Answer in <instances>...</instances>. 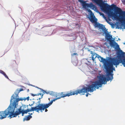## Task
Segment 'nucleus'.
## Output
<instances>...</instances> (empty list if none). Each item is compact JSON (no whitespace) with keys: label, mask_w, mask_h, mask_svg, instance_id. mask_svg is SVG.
<instances>
[{"label":"nucleus","mask_w":125,"mask_h":125,"mask_svg":"<svg viewBox=\"0 0 125 125\" xmlns=\"http://www.w3.org/2000/svg\"><path fill=\"white\" fill-rule=\"evenodd\" d=\"M97 81L93 82L90 85L88 86L87 87H84L81 89H78L75 91L72 90L67 92H63L57 94L56 95V98L51 100L52 103L53 101L57 99L63 98L66 96L77 95L78 94H81L83 95L87 92H93L96 89H98L100 87H102L103 84H105L107 82V79H98Z\"/></svg>","instance_id":"obj_1"},{"label":"nucleus","mask_w":125,"mask_h":125,"mask_svg":"<svg viewBox=\"0 0 125 125\" xmlns=\"http://www.w3.org/2000/svg\"><path fill=\"white\" fill-rule=\"evenodd\" d=\"M22 100L21 99H17V102L10 103L8 108L4 111H0V116H1L0 118L1 119L4 118L8 115H9L8 117L10 118L16 117L21 113L22 114V116H23L24 114L21 111V106L18 109V111H16L14 113L15 109L17 106L18 102Z\"/></svg>","instance_id":"obj_2"},{"label":"nucleus","mask_w":125,"mask_h":125,"mask_svg":"<svg viewBox=\"0 0 125 125\" xmlns=\"http://www.w3.org/2000/svg\"><path fill=\"white\" fill-rule=\"evenodd\" d=\"M110 9L114 10L115 13L113 11H110L108 13L109 16L118 20L122 23V25L124 26V29H125V11H123L114 4L112 5Z\"/></svg>","instance_id":"obj_3"},{"label":"nucleus","mask_w":125,"mask_h":125,"mask_svg":"<svg viewBox=\"0 0 125 125\" xmlns=\"http://www.w3.org/2000/svg\"><path fill=\"white\" fill-rule=\"evenodd\" d=\"M101 62L104 63V68L107 72L108 77L98 76L97 78H113V74L112 73L113 72V70L115 71V68L113 66V63L103 57L101 58Z\"/></svg>","instance_id":"obj_4"},{"label":"nucleus","mask_w":125,"mask_h":125,"mask_svg":"<svg viewBox=\"0 0 125 125\" xmlns=\"http://www.w3.org/2000/svg\"><path fill=\"white\" fill-rule=\"evenodd\" d=\"M117 55V57L118 59L114 58L110 59L111 61L113 63L114 65L116 66V67H117V65L120 63H122L123 64L124 60L125 59V52L122 50H120L118 51Z\"/></svg>","instance_id":"obj_5"},{"label":"nucleus","mask_w":125,"mask_h":125,"mask_svg":"<svg viewBox=\"0 0 125 125\" xmlns=\"http://www.w3.org/2000/svg\"><path fill=\"white\" fill-rule=\"evenodd\" d=\"M93 2L98 5L103 11H107L109 9H111V6L106 3H104L103 0H92Z\"/></svg>","instance_id":"obj_6"},{"label":"nucleus","mask_w":125,"mask_h":125,"mask_svg":"<svg viewBox=\"0 0 125 125\" xmlns=\"http://www.w3.org/2000/svg\"><path fill=\"white\" fill-rule=\"evenodd\" d=\"M79 1L82 4L83 7L85 9H86V7L90 8L91 9L94 10H97V8L96 6L94 5L92 2H90L88 4L86 3V1L83 0H79Z\"/></svg>","instance_id":"obj_7"},{"label":"nucleus","mask_w":125,"mask_h":125,"mask_svg":"<svg viewBox=\"0 0 125 125\" xmlns=\"http://www.w3.org/2000/svg\"><path fill=\"white\" fill-rule=\"evenodd\" d=\"M52 104V102L47 104H41L38 105V112H39V111H44L45 109V111L47 112L48 110L47 109Z\"/></svg>","instance_id":"obj_8"},{"label":"nucleus","mask_w":125,"mask_h":125,"mask_svg":"<svg viewBox=\"0 0 125 125\" xmlns=\"http://www.w3.org/2000/svg\"><path fill=\"white\" fill-rule=\"evenodd\" d=\"M23 91V89L22 88L20 89L19 91L18 92L16 93H15L14 94H13L11 97V99L10 100V103H14L17 102V99H21L23 100L21 101L24 100L23 98H19L18 94L21 91Z\"/></svg>","instance_id":"obj_9"},{"label":"nucleus","mask_w":125,"mask_h":125,"mask_svg":"<svg viewBox=\"0 0 125 125\" xmlns=\"http://www.w3.org/2000/svg\"><path fill=\"white\" fill-rule=\"evenodd\" d=\"M40 89L41 90V91H42L43 93V94H42V96H41V97L39 98L38 99H37V100H38V101L36 103V104H38V105H39L40 104H40L41 103V99L42 98V96H43L44 94L45 93H46V94H48V93H47L45 91L40 88Z\"/></svg>","instance_id":"obj_10"},{"label":"nucleus","mask_w":125,"mask_h":125,"mask_svg":"<svg viewBox=\"0 0 125 125\" xmlns=\"http://www.w3.org/2000/svg\"><path fill=\"white\" fill-rule=\"evenodd\" d=\"M27 112L34 111H36L38 112V107L37 106L34 107H31V109H28L26 110Z\"/></svg>","instance_id":"obj_11"},{"label":"nucleus","mask_w":125,"mask_h":125,"mask_svg":"<svg viewBox=\"0 0 125 125\" xmlns=\"http://www.w3.org/2000/svg\"><path fill=\"white\" fill-rule=\"evenodd\" d=\"M91 53L92 54V60L93 61L95 60L94 59L96 58L98 55V54L96 53H94L92 51H91Z\"/></svg>","instance_id":"obj_12"},{"label":"nucleus","mask_w":125,"mask_h":125,"mask_svg":"<svg viewBox=\"0 0 125 125\" xmlns=\"http://www.w3.org/2000/svg\"><path fill=\"white\" fill-rule=\"evenodd\" d=\"M89 20L92 23H94L97 21V19L94 16V17L92 16H91V17L89 18Z\"/></svg>","instance_id":"obj_13"},{"label":"nucleus","mask_w":125,"mask_h":125,"mask_svg":"<svg viewBox=\"0 0 125 125\" xmlns=\"http://www.w3.org/2000/svg\"><path fill=\"white\" fill-rule=\"evenodd\" d=\"M32 117V116L31 115H28L26 116L23 119V121H24L25 120L28 121Z\"/></svg>","instance_id":"obj_14"},{"label":"nucleus","mask_w":125,"mask_h":125,"mask_svg":"<svg viewBox=\"0 0 125 125\" xmlns=\"http://www.w3.org/2000/svg\"><path fill=\"white\" fill-rule=\"evenodd\" d=\"M107 39L108 41H110L112 38V36L110 35L109 33H107L106 35Z\"/></svg>","instance_id":"obj_15"},{"label":"nucleus","mask_w":125,"mask_h":125,"mask_svg":"<svg viewBox=\"0 0 125 125\" xmlns=\"http://www.w3.org/2000/svg\"><path fill=\"white\" fill-rule=\"evenodd\" d=\"M110 42V44L111 45L113 46H114V43H116L114 41V40H111L110 41H109Z\"/></svg>","instance_id":"obj_16"},{"label":"nucleus","mask_w":125,"mask_h":125,"mask_svg":"<svg viewBox=\"0 0 125 125\" xmlns=\"http://www.w3.org/2000/svg\"><path fill=\"white\" fill-rule=\"evenodd\" d=\"M21 111L24 114H26L27 113V112L26 110H22L21 108Z\"/></svg>","instance_id":"obj_17"},{"label":"nucleus","mask_w":125,"mask_h":125,"mask_svg":"<svg viewBox=\"0 0 125 125\" xmlns=\"http://www.w3.org/2000/svg\"><path fill=\"white\" fill-rule=\"evenodd\" d=\"M31 94V95H32V96H36V95H42V94H41V93H39L38 94Z\"/></svg>","instance_id":"obj_18"},{"label":"nucleus","mask_w":125,"mask_h":125,"mask_svg":"<svg viewBox=\"0 0 125 125\" xmlns=\"http://www.w3.org/2000/svg\"><path fill=\"white\" fill-rule=\"evenodd\" d=\"M88 11L90 12L91 14H93V15H94V14L92 12V11L89 9H87Z\"/></svg>","instance_id":"obj_19"},{"label":"nucleus","mask_w":125,"mask_h":125,"mask_svg":"<svg viewBox=\"0 0 125 125\" xmlns=\"http://www.w3.org/2000/svg\"><path fill=\"white\" fill-rule=\"evenodd\" d=\"M103 26V25L102 24H100V23H99V24H98V27L99 28H101L102 27V26Z\"/></svg>","instance_id":"obj_20"},{"label":"nucleus","mask_w":125,"mask_h":125,"mask_svg":"<svg viewBox=\"0 0 125 125\" xmlns=\"http://www.w3.org/2000/svg\"><path fill=\"white\" fill-rule=\"evenodd\" d=\"M94 23H95V26L96 27H98V24H99V23H98L97 22V21H96V22H94Z\"/></svg>","instance_id":"obj_21"},{"label":"nucleus","mask_w":125,"mask_h":125,"mask_svg":"<svg viewBox=\"0 0 125 125\" xmlns=\"http://www.w3.org/2000/svg\"><path fill=\"white\" fill-rule=\"evenodd\" d=\"M29 96L27 97V98H23V99H24V100H27L28 101V100H29Z\"/></svg>","instance_id":"obj_22"},{"label":"nucleus","mask_w":125,"mask_h":125,"mask_svg":"<svg viewBox=\"0 0 125 125\" xmlns=\"http://www.w3.org/2000/svg\"><path fill=\"white\" fill-rule=\"evenodd\" d=\"M0 73L3 74V75L5 73L4 71H3L1 70H0Z\"/></svg>","instance_id":"obj_23"},{"label":"nucleus","mask_w":125,"mask_h":125,"mask_svg":"<svg viewBox=\"0 0 125 125\" xmlns=\"http://www.w3.org/2000/svg\"><path fill=\"white\" fill-rule=\"evenodd\" d=\"M123 62V64L124 67H125V59L124 60Z\"/></svg>","instance_id":"obj_24"},{"label":"nucleus","mask_w":125,"mask_h":125,"mask_svg":"<svg viewBox=\"0 0 125 125\" xmlns=\"http://www.w3.org/2000/svg\"><path fill=\"white\" fill-rule=\"evenodd\" d=\"M3 75L5 76V77L6 78H9L8 77V76L6 75L5 73Z\"/></svg>","instance_id":"obj_25"},{"label":"nucleus","mask_w":125,"mask_h":125,"mask_svg":"<svg viewBox=\"0 0 125 125\" xmlns=\"http://www.w3.org/2000/svg\"><path fill=\"white\" fill-rule=\"evenodd\" d=\"M75 55H77V53H74L72 54V56H73Z\"/></svg>","instance_id":"obj_26"},{"label":"nucleus","mask_w":125,"mask_h":125,"mask_svg":"<svg viewBox=\"0 0 125 125\" xmlns=\"http://www.w3.org/2000/svg\"><path fill=\"white\" fill-rule=\"evenodd\" d=\"M97 57L98 59H99V58H100L101 59V58H102V57H101L99 55H98V56H97Z\"/></svg>","instance_id":"obj_27"},{"label":"nucleus","mask_w":125,"mask_h":125,"mask_svg":"<svg viewBox=\"0 0 125 125\" xmlns=\"http://www.w3.org/2000/svg\"><path fill=\"white\" fill-rule=\"evenodd\" d=\"M122 2L124 4H125V0H123L122 1Z\"/></svg>","instance_id":"obj_28"},{"label":"nucleus","mask_w":125,"mask_h":125,"mask_svg":"<svg viewBox=\"0 0 125 125\" xmlns=\"http://www.w3.org/2000/svg\"><path fill=\"white\" fill-rule=\"evenodd\" d=\"M88 94H89V93H87V94H86V97H87L88 96Z\"/></svg>","instance_id":"obj_29"},{"label":"nucleus","mask_w":125,"mask_h":125,"mask_svg":"<svg viewBox=\"0 0 125 125\" xmlns=\"http://www.w3.org/2000/svg\"><path fill=\"white\" fill-rule=\"evenodd\" d=\"M32 113H31L30 114V115H32Z\"/></svg>","instance_id":"obj_30"},{"label":"nucleus","mask_w":125,"mask_h":125,"mask_svg":"<svg viewBox=\"0 0 125 125\" xmlns=\"http://www.w3.org/2000/svg\"><path fill=\"white\" fill-rule=\"evenodd\" d=\"M106 21H107V22H108V23H109V22L108 21H107V20H106Z\"/></svg>","instance_id":"obj_31"},{"label":"nucleus","mask_w":125,"mask_h":125,"mask_svg":"<svg viewBox=\"0 0 125 125\" xmlns=\"http://www.w3.org/2000/svg\"><path fill=\"white\" fill-rule=\"evenodd\" d=\"M29 105H30V106H31V105H33V104H31V105H30V104H29Z\"/></svg>","instance_id":"obj_32"},{"label":"nucleus","mask_w":125,"mask_h":125,"mask_svg":"<svg viewBox=\"0 0 125 125\" xmlns=\"http://www.w3.org/2000/svg\"><path fill=\"white\" fill-rule=\"evenodd\" d=\"M48 99L49 101H50V99L49 98Z\"/></svg>","instance_id":"obj_33"},{"label":"nucleus","mask_w":125,"mask_h":125,"mask_svg":"<svg viewBox=\"0 0 125 125\" xmlns=\"http://www.w3.org/2000/svg\"><path fill=\"white\" fill-rule=\"evenodd\" d=\"M124 44H125V43H124Z\"/></svg>","instance_id":"obj_34"},{"label":"nucleus","mask_w":125,"mask_h":125,"mask_svg":"<svg viewBox=\"0 0 125 125\" xmlns=\"http://www.w3.org/2000/svg\"><path fill=\"white\" fill-rule=\"evenodd\" d=\"M103 14L104 15V14Z\"/></svg>","instance_id":"obj_35"}]
</instances>
